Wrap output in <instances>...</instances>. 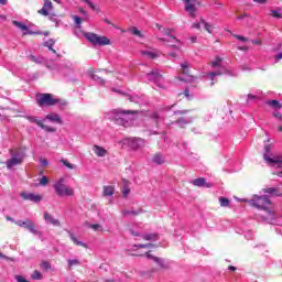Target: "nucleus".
I'll list each match as a JSON object with an SVG mask.
<instances>
[{
  "mask_svg": "<svg viewBox=\"0 0 282 282\" xmlns=\"http://www.w3.org/2000/svg\"><path fill=\"white\" fill-rule=\"evenodd\" d=\"M262 193L271 195V197H282V191L280 187H265L262 189Z\"/></svg>",
  "mask_w": 282,
  "mask_h": 282,
  "instance_id": "4468645a",
  "label": "nucleus"
},
{
  "mask_svg": "<svg viewBox=\"0 0 282 282\" xmlns=\"http://www.w3.org/2000/svg\"><path fill=\"white\" fill-rule=\"evenodd\" d=\"M171 32H173V30L164 29L163 34L165 36H169V39L160 37L159 41H161L162 43H167V45L170 47H175V50H180V46H177L175 44H171V43H180V40H177V37H175V35H171Z\"/></svg>",
  "mask_w": 282,
  "mask_h": 282,
  "instance_id": "423d86ee",
  "label": "nucleus"
},
{
  "mask_svg": "<svg viewBox=\"0 0 282 282\" xmlns=\"http://www.w3.org/2000/svg\"><path fill=\"white\" fill-rule=\"evenodd\" d=\"M15 226H19L20 228H25L26 230L31 231L32 235H41V231H39V229H36V226L34 225V223L31 219H25V220H19L18 223H15Z\"/></svg>",
  "mask_w": 282,
  "mask_h": 282,
  "instance_id": "1a4fd4ad",
  "label": "nucleus"
},
{
  "mask_svg": "<svg viewBox=\"0 0 282 282\" xmlns=\"http://www.w3.org/2000/svg\"><path fill=\"white\" fill-rule=\"evenodd\" d=\"M181 67H182L183 74H185L186 76H191V70L188 69V67H189L188 62L182 63Z\"/></svg>",
  "mask_w": 282,
  "mask_h": 282,
  "instance_id": "7c9ffc66",
  "label": "nucleus"
},
{
  "mask_svg": "<svg viewBox=\"0 0 282 282\" xmlns=\"http://www.w3.org/2000/svg\"><path fill=\"white\" fill-rule=\"evenodd\" d=\"M15 281H18V282H30L26 279H24L23 275H15Z\"/></svg>",
  "mask_w": 282,
  "mask_h": 282,
  "instance_id": "603ef678",
  "label": "nucleus"
},
{
  "mask_svg": "<svg viewBox=\"0 0 282 282\" xmlns=\"http://www.w3.org/2000/svg\"><path fill=\"white\" fill-rule=\"evenodd\" d=\"M148 76H149V80H160V78H162V75L158 69H153L148 74Z\"/></svg>",
  "mask_w": 282,
  "mask_h": 282,
  "instance_id": "5701e85b",
  "label": "nucleus"
},
{
  "mask_svg": "<svg viewBox=\"0 0 282 282\" xmlns=\"http://www.w3.org/2000/svg\"><path fill=\"white\" fill-rule=\"evenodd\" d=\"M253 1L254 3H260V6L268 3V0H253Z\"/></svg>",
  "mask_w": 282,
  "mask_h": 282,
  "instance_id": "4d7b16f0",
  "label": "nucleus"
},
{
  "mask_svg": "<svg viewBox=\"0 0 282 282\" xmlns=\"http://www.w3.org/2000/svg\"><path fill=\"white\" fill-rule=\"evenodd\" d=\"M192 28H194V30H202V24H199V22H195L192 24Z\"/></svg>",
  "mask_w": 282,
  "mask_h": 282,
  "instance_id": "864d4df0",
  "label": "nucleus"
},
{
  "mask_svg": "<svg viewBox=\"0 0 282 282\" xmlns=\"http://www.w3.org/2000/svg\"><path fill=\"white\" fill-rule=\"evenodd\" d=\"M46 120H50L51 122H57V124H63V119H61V115L58 113L46 115Z\"/></svg>",
  "mask_w": 282,
  "mask_h": 282,
  "instance_id": "aec40b11",
  "label": "nucleus"
},
{
  "mask_svg": "<svg viewBox=\"0 0 282 282\" xmlns=\"http://www.w3.org/2000/svg\"><path fill=\"white\" fill-rule=\"evenodd\" d=\"M42 165L47 166L48 162L47 159H40Z\"/></svg>",
  "mask_w": 282,
  "mask_h": 282,
  "instance_id": "13d9d810",
  "label": "nucleus"
},
{
  "mask_svg": "<svg viewBox=\"0 0 282 282\" xmlns=\"http://www.w3.org/2000/svg\"><path fill=\"white\" fill-rule=\"evenodd\" d=\"M44 219H45L46 224H51L52 226H57V227L61 226V220L52 217V214H50V213L44 214Z\"/></svg>",
  "mask_w": 282,
  "mask_h": 282,
  "instance_id": "6ab92c4d",
  "label": "nucleus"
},
{
  "mask_svg": "<svg viewBox=\"0 0 282 282\" xmlns=\"http://www.w3.org/2000/svg\"><path fill=\"white\" fill-rule=\"evenodd\" d=\"M93 151L97 158H105L109 153L105 148L100 145H94Z\"/></svg>",
  "mask_w": 282,
  "mask_h": 282,
  "instance_id": "a211bd4d",
  "label": "nucleus"
},
{
  "mask_svg": "<svg viewBox=\"0 0 282 282\" xmlns=\"http://www.w3.org/2000/svg\"><path fill=\"white\" fill-rule=\"evenodd\" d=\"M70 241H73L75 246H79L80 248H87V245L83 241H79L74 234H70Z\"/></svg>",
  "mask_w": 282,
  "mask_h": 282,
  "instance_id": "393cba45",
  "label": "nucleus"
},
{
  "mask_svg": "<svg viewBox=\"0 0 282 282\" xmlns=\"http://www.w3.org/2000/svg\"><path fill=\"white\" fill-rule=\"evenodd\" d=\"M61 163L64 165V166H67L69 169V171H74V169H76V165L75 164H72L69 163V161L65 160V159H62L61 160Z\"/></svg>",
  "mask_w": 282,
  "mask_h": 282,
  "instance_id": "e433bc0d",
  "label": "nucleus"
},
{
  "mask_svg": "<svg viewBox=\"0 0 282 282\" xmlns=\"http://www.w3.org/2000/svg\"><path fill=\"white\" fill-rule=\"evenodd\" d=\"M185 3V12H188L189 17L192 19H195V14L197 12V7H195V3H197V0H183Z\"/></svg>",
  "mask_w": 282,
  "mask_h": 282,
  "instance_id": "f8f14e48",
  "label": "nucleus"
},
{
  "mask_svg": "<svg viewBox=\"0 0 282 282\" xmlns=\"http://www.w3.org/2000/svg\"><path fill=\"white\" fill-rule=\"evenodd\" d=\"M36 102L39 107H54V105H58V99H54L52 94H39Z\"/></svg>",
  "mask_w": 282,
  "mask_h": 282,
  "instance_id": "39448f33",
  "label": "nucleus"
},
{
  "mask_svg": "<svg viewBox=\"0 0 282 282\" xmlns=\"http://www.w3.org/2000/svg\"><path fill=\"white\" fill-rule=\"evenodd\" d=\"M263 160L267 162V164H270L271 166H276L278 169H282V156L281 155L270 158L268 154H264Z\"/></svg>",
  "mask_w": 282,
  "mask_h": 282,
  "instance_id": "ddd939ff",
  "label": "nucleus"
},
{
  "mask_svg": "<svg viewBox=\"0 0 282 282\" xmlns=\"http://www.w3.org/2000/svg\"><path fill=\"white\" fill-rule=\"evenodd\" d=\"M113 195V186H104V196L111 197Z\"/></svg>",
  "mask_w": 282,
  "mask_h": 282,
  "instance_id": "c756f323",
  "label": "nucleus"
},
{
  "mask_svg": "<svg viewBox=\"0 0 282 282\" xmlns=\"http://www.w3.org/2000/svg\"><path fill=\"white\" fill-rule=\"evenodd\" d=\"M21 197H23L24 199L29 200V202H41V196L36 195V194H32V193H25L23 192L21 194Z\"/></svg>",
  "mask_w": 282,
  "mask_h": 282,
  "instance_id": "f3484780",
  "label": "nucleus"
},
{
  "mask_svg": "<svg viewBox=\"0 0 282 282\" xmlns=\"http://www.w3.org/2000/svg\"><path fill=\"white\" fill-rule=\"evenodd\" d=\"M212 67H219L221 65V58L216 57V61L210 63Z\"/></svg>",
  "mask_w": 282,
  "mask_h": 282,
  "instance_id": "37998d69",
  "label": "nucleus"
},
{
  "mask_svg": "<svg viewBox=\"0 0 282 282\" xmlns=\"http://www.w3.org/2000/svg\"><path fill=\"white\" fill-rule=\"evenodd\" d=\"M218 200L223 208H227V206H230V199L226 197H219Z\"/></svg>",
  "mask_w": 282,
  "mask_h": 282,
  "instance_id": "2f4dec72",
  "label": "nucleus"
},
{
  "mask_svg": "<svg viewBox=\"0 0 282 282\" xmlns=\"http://www.w3.org/2000/svg\"><path fill=\"white\" fill-rule=\"evenodd\" d=\"M57 197H74V188L67 186L64 177L57 180L53 185Z\"/></svg>",
  "mask_w": 282,
  "mask_h": 282,
  "instance_id": "f257e3e1",
  "label": "nucleus"
},
{
  "mask_svg": "<svg viewBox=\"0 0 282 282\" xmlns=\"http://www.w3.org/2000/svg\"><path fill=\"white\" fill-rule=\"evenodd\" d=\"M73 21L75 25H80V23H83V19L78 15H73Z\"/></svg>",
  "mask_w": 282,
  "mask_h": 282,
  "instance_id": "a18cd8bd",
  "label": "nucleus"
},
{
  "mask_svg": "<svg viewBox=\"0 0 282 282\" xmlns=\"http://www.w3.org/2000/svg\"><path fill=\"white\" fill-rule=\"evenodd\" d=\"M262 210H265L268 215H270L271 219H274V212L270 210V208L267 207V209H262Z\"/></svg>",
  "mask_w": 282,
  "mask_h": 282,
  "instance_id": "5fc2aeb1",
  "label": "nucleus"
},
{
  "mask_svg": "<svg viewBox=\"0 0 282 282\" xmlns=\"http://www.w3.org/2000/svg\"><path fill=\"white\" fill-rule=\"evenodd\" d=\"M19 164H23V159L13 156L7 161V169H13V166H19Z\"/></svg>",
  "mask_w": 282,
  "mask_h": 282,
  "instance_id": "dca6fc26",
  "label": "nucleus"
},
{
  "mask_svg": "<svg viewBox=\"0 0 282 282\" xmlns=\"http://www.w3.org/2000/svg\"><path fill=\"white\" fill-rule=\"evenodd\" d=\"M90 228L93 230H100V231H102V226H100L99 224H93V225H90Z\"/></svg>",
  "mask_w": 282,
  "mask_h": 282,
  "instance_id": "09e8293b",
  "label": "nucleus"
},
{
  "mask_svg": "<svg viewBox=\"0 0 282 282\" xmlns=\"http://www.w3.org/2000/svg\"><path fill=\"white\" fill-rule=\"evenodd\" d=\"M248 204L253 208H258V210H268V207L265 206H270L272 200H270L265 195H254L250 200H248Z\"/></svg>",
  "mask_w": 282,
  "mask_h": 282,
  "instance_id": "7ed1b4c3",
  "label": "nucleus"
},
{
  "mask_svg": "<svg viewBox=\"0 0 282 282\" xmlns=\"http://www.w3.org/2000/svg\"><path fill=\"white\" fill-rule=\"evenodd\" d=\"M29 58L32 61V63H39V58H36L34 55H30Z\"/></svg>",
  "mask_w": 282,
  "mask_h": 282,
  "instance_id": "6e6d98bb",
  "label": "nucleus"
},
{
  "mask_svg": "<svg viewBox=\"0 0 282 282\" xmlns=\"http://www.w3.org/2000/svg\"><path fill=\"white\" fill-rule=\"evenodd\" d=\"M186 113H188L187 110H181V111H176L174 113L175 118L174 120H172V124L173 122H176V124H180L181 129H186V126L188 124V122H192V120L186 121L184 116H186Z\"/></svg>",
  "mask_w": 282,
  "mask_h": 282,
  "instance_id": "6e6552de",
  "label": "nucleus"
},
{
  "mask_svg": "<svg viewBox=\"0 0 282 282\" xmlns=\"http://www.w3.org/2000/svg\"><path fill=\"white\" fill-rule=\"evenodd\" d=\"M275 58H276L278 61H281V58H282V53H279V54L275 56Z\"/></svg>",
  "mask_w": 282,
  "mask_h": 282,
  "instance_id": "774afa93",
  "label": "nucleus"
},
{
  "mask_svg": "<svg viewBox=\"0 0 282 282\" xmlns=\"http://www.w3.org/2000/svg\"><path fill=\"white\" fill-rule=\"evenodd\" d=\"M79 12L84 14V17H87V12L85 11V9H79Z\"/></svg>",
  "mask_w": 282,
  "mask_h": 282,
  "instance_id": "69168bd1",
  "label": "nucleus"
},
{
  "mask_svg": "<svg viewBox=\"0 0 282 282\" xmlns=\"http://www.w3.org/2000/svg\"><path fill=\"white\" fill-rule=\"evenodd\" d=\"M246 17H248V14H241V15H238V20L241 21L242 19H246Z\"/></svg>",
  "mask_w": 282,
  "mask_h": 282,
  "instance_id": "e2e57ef3",
  "label": "nucleus"
},
{
  "mask_svg": "<svg viewBox=\"0 0 282 282\" xmlns=\"http://www.w3.org/2000/svg\"><path fill=\"white\" fill-rule=\"evenodd\" d=\"M7 221H11L12 224H18L17 220L12 219L10 216H6Z\"/></svg>",
  "mask_w": 282,
  "mask_h": 282,
  "instance_id": "bf43d9fd",
  "label": "nucleus"
},
{
  "mask_svg": "<svg viewBox=\"0 0 282 282\" xmlns=\"http://www.w3.org/2000/svg\"><path fill=\"white\" fill-rule=\"evenodd\" d=\"M56 43V41H54L53 39H51V40H48V41H46L45 43H44V47H54V44Z\"/></svg>",
  "mask_w": 282,
  "mask_h": 282,
  "instance_id": "c03bdc74",
  "label": "nucleus"
},
{
  "mask_svg": "<svg viewBox=\"0 0 282 282\" xmlns=\"http://www.w3.org/2000/svg\"><path fill=\"white\" fill-rule=\"evenodd\" d=\"M192 184L194 186H197L198 188L205 187V188H210V184L206 182V178L204 177H198L192 181Z\"/></svg>",
  "mask_w": 282,
  "mask_h": 282,
  "instance_id": "2eb2a0df",
  "label": "nucleus"
},
{
  "mask_svg": "<svg viewBox=\"0 0 282 282\" xmlns=\"http://www.w3.org/2000/svg\"><path fill=\"white\" fill-rule=\"evenodd\" d=\"M152 162H154V164H164V155H162L161 153L154 154Z\"/></svg>",
  "mask_w": 282,
  "mask_h": 282,
  "instance_id": "b1692460",
  "label": "nucleus"
},
{
  "mask_svg": "<svg viewBox=\"0 0 282 282\" xmlns=\"http://www.w3.org/2000/svg\"><path fill=\"white\" fill-rule=\"evenodd\" d=\"M112 113L115 115L113 121L116 124H119L120 127H127L129 124V119H127V116H135L138 110L115 109L112 110Z\"/></svg>",
  "mask_w": 282,
  "mask_h": 282,
  "instance_id": "f03ea898",
  "label": "nucleus"
},
{
  "mask_svg": "<svg viewBox=\"0 0 282 282\" xmlns=\"http://www.w3.org/2000/svg\"><path fill=\"white\" fill-rule=\"evenodd\" d=\"M85 1V3H87V6H89V8H91V10H96V4H94V2H91V0H83Z\"/></svg>",
  "mask_w": 282,
  "mask_h": 282,
  "instance_id": "3c124183",
  "label": "nucleus"
},
{
  "mask_svg": "<svg viewBox=\"0 0 282 282\" xmlns=\"http://www.w3.org/2000/svg\"><path fill=\"white\" fill-rule=\"evenodd\" d=\"M134 248L142 249V248H158L156 245L153 243H140V245H134Z\"/></svg>",
  "mask_w": 282,
  "mask_h": 282,
  "instance_id": "4c0bfd02",
  "label": "nucleus"
},
{
  "mask_svg": "<svg viewBox=\"0 0 282 282\" xmlns=\"http://www.w3.org/2000/svg\"><path fill=\"white\" fill-rule=\"evenodd\" d=\"M40 268H42V270H52V264L48 261H42V263L40 264Z\"/></svg>",
  "mask_w": 282,
  "mask_h": 282,
  "instance_id": "58836bf2",
  "label": "nucleus"
},
{
  "mask_svg": "<svg viewBox=\"0 0 282 282\" xmlns=\"http://www.w3.org/2000/svg\"><path fill=\"white\" fill-rule=\"evenodd\" d=\"M208 76H210L212 80H215V76H221V72H212Z\"/></svg>",
  "mask_w": 282,
  "mask_h": 282,
  "instance_id": "8fccbe9b",
  "label": "nucleus"
},
{
  "mask_svg": "<svg viewBox=\"0 0 282 282\" xmlns=\"http://www.w3.org/2000/svg\"><path fill=\"white\" fill-rule=\"evenodd\" d=\"M142 213H144V210L142 208H139L138 210H128V209H123L121 212V214L124 217H130V215H133V217H138V215H142Z\"/></svg>",
  "mask_w": 282,
  "mask_h": 282,
  "instance_id": "412c9836",
  "label": "nucleus"
},
{
  "mask_svg": "<svg viewBox=\"0 0 282 282\" xmlns=\"http://www.w3.org/2000/svg\"><path fill=\"white\" fill-rule=\"evenodd\" d=\"M26 120H29V122H33L34 124H37V127H40V129L47 131V133H56V128L45 126V123H43V121L39 120V118H36L34 116L26 117Z\"/></svg>",
  "mask_w": 282,
  "mask_h": 282,
  "instance_id": "9d476101",
  "label": "nucleus"
},
{
  "mask_svg": "<svg viewBox=\"0 0 282 282\" xmlns=\"http://www.w3.org/2000/svg\"><path fill=\"white\" fill-rule=\"evenodd\" d=\"M93 79H95L99 85H105V79H102L98 74H93Z\"/></svg>",
  "mask_w": 282,
  "mask_h": 282,
  "instance_id": "ea45409f",
  "label": "nucleus"
},
{
  "mask_svg": "<svg viewBox=\"0 0 282 282\" xmlns=\"http://www.w3.org/2000/svg\"><path fill=\"white\" fill-rule=\"evenodd\" d=\"M131 34L133 36H138L139 39H143L144 35H142V31L138 30V28L133 26L130 29Z\"/></svg>",
  "mask_w": 282,
  "mask_h": 282,
  "instance_id": "f704fd0d",
  "label": "nucleus"
},
{
  "mask_svg": "<svg viewBox=\"0 0 282 282\" xmlns=\"http://www.w3.org/2000/svg\"><path fill=\"white\" fill-rule=\"evenodd\" d=\"M238 50H240V52H247L248 46H240V47H238Z\"/></svg>",
  "mask_w": 282,
  "mask_h": 282,
  "instance_id": "680f3d73",
  "label": "nucleus"
},
{
  "mask_svg": "<svg viewBox=\"0 0 282 282\" xmlns=\"http://www.w3.org/2000/svg\"><path fill=\"white\" fill-rule=\"evenodd\" d=\"M141 55L145 56V58H150L151 61H155V58L160 57V53H155L152 51H141Z\"/></svg>",
  "mask_w": 282,
  "mask_h": 282,
  "instance_id": "4be33fe9",
  "label": "nucleus"
},
{
  "mask_svg": "<svg viewBox=\"0 0 282 282\" xmlns=\"http://www.w3.org/2000/svg\"><path fill=\"white\" fill-rule=\"evenodd\" d=\"M234 39H237L238 41H242V43L248 42V37H245L243 35L234 34Z\"/></svg>",
  "mask_w": 282,
  "mask_h": 282,
  "instance_id": "49530a36",
  "label": "nucleus"
},
{
  "mask_svg": "<svg viewBox=\"0 0 282 282\" xmlns=\"http://www.w3.org/2000/svg\"><path fill=\"white\" fill-rule=\"evenodd\" d=\"M40 184L41 186H47L50 184V178H47V176H42Z\"/></svg>",
  "mask_w": 282,
  "mask_h": 282,
  "instance_id": "79ce46f5",
  "label": "nucleus"
},
{
  "mask_svg": "<svg viewBox=\"0 0 282 282\" xmlns=\"http://www.w3.org/2000/svg\"><path fill=\"white\" fill-rule=\"evenodd\" d=\"M75 265H80V260L79 259H68V268L72 270Z\"/></svg>",
  "mask_w": 282,
  "mask_h": 282,
  "instance_id": "c9c22d12",
  "label": "nucleus"
},
{
  "mask_svg": "<svg viewBox=\"0 0 282 282\" xmlns=\"http://www.w3.org/2000/svg\"><path fill=\"white\" fill-rule=\"evenodd\" d=\"M148 259H152L158 265V270H169V265L164 262V259L151 254V251L145 252Z\"/></svg>",
  "mask_w": 282,
  "mask_h": 282,
  "instance_id": "9b49d317",
  "label": "nucleus"
},
{
  "mask_svg": "<svg viewBox=\"0 0 282 282\" xmlns=\"http://www.w3.org/2000/svg\"><path fill=\"white\" fill-rule=\"evenodd\" d=\"M144 241H158V234H145L142 236Z\"/></svg>",
  "mask_w": 282,
  "mask_h": 282,
  "instance_id": "a878e982",
  "label": "nucleus"
},
{
  "mask_svg": "<svg viewBox=\"0 0 282 282\" xmlns=\"http://www.w3.org/2000/svg\"><path fill=\"white\" fill-rule=\"evenodd\" d=\"M31 279L33 281H41L43 280V273H41V271L39 270H34L33 273L31 274Z\"/></svg>",
  "mask_w": 282,
  "mask_h": 282,
  "instance_id": "cd10ccee",
  "label": "nucleus"
},
{
  "mask_svg": "<svg viewBox=\"0 0 282 282\" xmlns=\"http://www.w3.org/2000/svg\"><path fill=\"white\" fill-rule=\"evenodd\" d=\"M12 25H14L15 28H19V30H22V32H28V25L23 24V22L13 20Z\"/></svg>",
  "mask_w": 282,
  "mask_h": 282,
  "instance_id": "bb28decb",
  "label": "nucleus"
},
{
  "mask_svg": "<svg viewBox=\"0 0 282 282\" xmlns=\"http://www.w3.org/2000/svg\"><path fill=\"white\" fill-rule=\"evenodd\" d=\"M54 10V4L50 0L44 1V6L42 9L37 11L39 14H42V17H50L51 21L53 17H57L55 12H52Z\"/></svg>",
  "mask_w": 282,
  "mask_h": 282,
  "instance_id": "0eeeda50",
  "label": "nucleus"
},
{
  "mask_svg": "<svg viewBox=\"0 0 282 282\" xmlns=\"http://www.w3.org/2000/svg\"><path fill=\"white\" fill-rule=\"evenodd\" d=\"M271 17H274L275 19H282L281 10H272Z\"/></svg>",
  "mask_w": 282,
  "mask_h": 282,
  "instance_id": "a19ab883",
  "label": "nucleus"
},
{
  "mask_svg": "<svg viewBox=\"0 0 282 282\" xmlns=\"http://www.w3.org/2000/svg\"><path fill=\"white\" fill-rule=\"evenodd\" d=\"M200 23L204 24V28L206 30V32H208V34H213V26L210 23L205 22L203 18H200Z\"/></svg>",
  "mask_w": 282,
  "mask_h": 282,
  "instance_id": "c85d7f7f",
  "label": "nucleus"
},
{
  "mask_svg": "<svg viewBox=\"0 0 282 282\" xmlns=\"http://www.w3.org/2000/svg\"><path fill=\"white\" fill-rule=\"evenodd\" d=\"M261 43H262L261 40H253L252 41L253 45H261Z\"/></svg>",
  "mask_w": 282,
  "mask_h": 282,
  "instance_id": "052dcab7",
  "label": "nucleus"
},
{
  "mask_svg": "<svg viewBox=\"0 0 282 282\" xmlns=\"http://www.w3.org/2000/svg\"><path fill=\"white\" fill-rule=\"evenodd\" d=\"M85 39H87V41L93 45H100V46L111 45V40H109V37L100 36L96 33H91V32L85 33Z\"/></svg>",
  "mask_w": 282,
  "mask_h": 282,
  "instance_id": "20e7f679",
  "label": "nucleus"
},
{
  "mask_svg": "<svg viewBox=\"0 0 282 282\" xmlns=\"http://www.w3.org/2000/svg\"><path fill=\"white\" fill-rule=\"evenodd\" d=\"M150 119L155 124V127L160 124V115L158 112H153L152 115H150Z\"/></svg>",
  "mask_w": 282,
  "mask_h": 282,
  "instance_id": "473e14b6",
  "label": "nucleus"
},
{
  "mask_svg": "<svg viewBox=\"0 0 282 282\" xmlns=\"http://www.w3.org/2000/svg\"><path fill=\"white\" fill-rule=\"evenodd\" d=\"M129 193H131V188L124 186V187L122 188V195H123V197H129Z\"/></svg>",
  "mask_w": 282,
  "mask_h": 282,
  "instance_id": "de8ad7c7",
  "label": "nucleus"
},
{
  "mask_svg": "<svg viewBox=\"0 0 282 282\" xmlns=\"http://www.w3.org/2000/svg\"><path fill=\"white\" fill-rule=\"evenodd\" d=\"M0 6H8V0H0Z\"/></svg>",
  "mask_w": 282,
  "mask_h": 282,
  "instance_id": "0e129e2a",
  "label": "nucleus"
},
{
  "mask_svg": "<svg viewBox=\"0 0 282 282\" xmlns=\"http://www.w3.org/2000/svg\"><path fill=\"white\" fill-rule=\"evenodd\" d=\"M267 105H269V107H273L274 109H281V104L279 102V100H269L267 101Z\"/></svg>",
  "mask_w": 282,
  "mask_h": 282,
  "instance_id": "72a5a7b5",
  "label": "nucleus"
},
{
  "mask_svg": "<svg viewBox=\"0 0 282 282\" xmlns=\"http://www.w3.org/2000/svg\"><path fill=\"white\" fill-rule=\"evenodd\" d=\"M183 94L186 96V98H189V96H191V95L188 94V89H185Z\"/></svg>",
  "mask_w": 282,
  "mask_h": 282,
  "instance_id": "338daca9",
  "label": "nucleus"
}]
</instances>
